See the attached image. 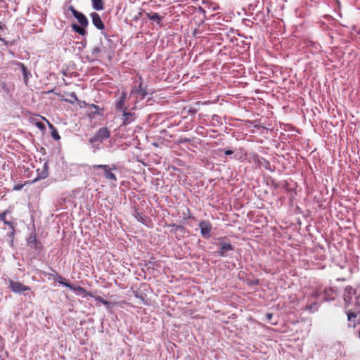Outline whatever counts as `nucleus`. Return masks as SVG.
Instances as JSON below:
<instances>
[{
	"label": "nucleus",
	"instance_id": "nucleus-4",
	"mask_svg": "<svg viewBox=\"0 0 360 360\" xmlns=\"http://www.w3.org/2000/svg\"><path fill=\"white\" fill-rule=\"evenodd\" d=\"M9 287L11 290L15 293H21L25 291L30 290V288L23 285L22 283L18 281H9Z\"/></svg>",
	"mask_w": 360,
	"mask_h": 360
},
{
	"label": "nucleus",
	"instance_id": "nucleus-1",
	"mask_svg": "<svg viewBox=\"0 0 360 360\" xmlns=\"http://www.w3.org/2000/svg\"><path fill=\"white\" fill-rule=\"evenodd\" d=\"M344 301L346 308H349L350 305L354 304L356 306L355 310L360 311L359 297L356 296V290L351 286H347L345 288Z\"/></svg>",
	"mask_w": 360,
	"mask_h": 360
},
{
	"label": "nucleus",
	"instance_id": "nucleus-27",
	"mask_svg": "<svg viewBox=\"0 0 360 360\" xmlns=\"http://www.w3.org/2000/svg\"><path fill=\"white\" fill-rule=\"evenodd\" d=\"M69 96L73 99V101H70L71 103H73L74 101H77L78 98L75 92H71Z\"/></svg>",
	"mask_w": 360,
	"mask_h": 360
},
{
	"label": "nucleus",
	"instance_id": "nucleus-20",
	"mask_svg": "<svg viewBox=\"0 0 360 360\" xmlns=\"http://www.w3.org/2000/svg\"><path fill=\"white\" fill-rule=\"evenodd\" d=\"M333 292V291L331 288L325 289L323 299L326 301L334 300V297L331 295Z\"/></svg>",
	"mask_w": 360,
	"mask_h": 360
},
{
	"label": "nucleus",
	"instance_id": "nucleus-8",
	"mask_svg": "<svg viewBox=\"0 0 360 360\" xmlns=\"http://www.w3.org/2000/svg\"><path fill=\"white\" fill-rule=\"evenodd\" d=\"M122 125L127 126L134 121L135 116L134 114L131 112H127L126 110L122 111Z\"/></svg>",
	"mask_w": 360,
	"mask_h": 360
},
{
	"label": "nucleus",
	"instance_id": "nucleus-30",
	"mask_svg": "<svg viewBox=\"0 0 360 360\" xmlns=\"http://www.w3.org/2000/svg\"><path fill=\"white\" fill-rule=\"evenodd\" d=\"M22 187H23L22 184H18V185L14 186L13 190L20 191L22 188Z\"/></svg>",
	"mask_w": 360,
	"mask_h": 360
},
{
	"label": "nucleus",
	"instance_id": "nucleus-3",
	"mask_svg": "<svg viewBox=\"0 0 360 360\" xmlns=\"http://www.w3.org/2000/svg\"><path fill=\"white\" fill-rule=\"evenodd\" d=\"M69 10L82 26L87 27L89 24L88 19L82 13L77 11L72 6H69Z\"/></svg>",
	"mask_w": 360,
	"mask_h": 360
},
{
	"label": "nucleus",
	"instance_id": "nucleus-31",
	"mask_svg": "<svg viewBox=\"0 0 360 360\" xmlns=\"http://www.w3.org/2000/svg\"><path fill=\"white\" fill-rule=\"evenodd\" d=\"M36 126L40 129H44V124L42 122H37Z\"/></svg>",
	"mask_w": 360,
	"mask_h": 360
},
{
	"label": "nucleus",
	"instance_id": "nucleus-29",
	"mask_svg": "<svg viewBox=\"0 0 360 360\" xmlns=\"http://www.w3.org/2000/svg\"><path fill=\"white\" fill-rule=\"evenodd\" d=\"M135 217L138 221L144 223L143 217L139 213L137 212Z\"/></svg>",
	"mask_w": 360,
	"mask_h": 360
},
{
	"label": "nucleus",
	"instance_id": "nucleus-11",
	"mask_svg": "<svg viewBox=\"0 0 360 360\" xmlns=\"http://www.w3.org/2000/svg\"><path fill=\"white\" fill-rule=\"evenodd\" d=\"M104 51V47L102 44L94 46L91 49V55L94 58H97L101 56V53Z\"/></svg>",
	"mask_w": 360,
	"mask_h": 360
},
{
	"label": "nucleus",
	"instance_id": "nucleus-5",
	"mask_svg": "<svg viewBox=\"0 0 360 360\" xmlns=\"http://www.w3.org/2000/svg\"><path fill=\"white\" fill-rule=\"evenodd\" d=\"M199 227L200 229V233L204 238H210V232L212 230V225L207 221H201L199 223Z\"/></svg>",
	"mask_w": 360,
	"mask_h": 360
},
{
	"label": "nucleus",
	"instance_id": "nucleus-35",
	"mask_svg": "<svg viewBox=\"0 0 360 360\" xmlns=\"http://www.w3.org/2000/svg\"><path fill=\"white\" fill-rule=\"evenodd\" d=\"M212 117H213V120H214L215 117L217 118V116L216 115H214Z\"/></svg>",
	"mask_w": 360,
	"mask_h": 360
},
{
	"label": "nucleus",
	"instance_id": "nucleus-37",
	"mask_svg": "<svg viewBox=\"0 0 360 360\" xmlns=\"http://www.w3.org/2000/svg\"><path fill=\"white\" fill-rule=\"evenodd\" d=\"M315 297L318 296L319 295L317 294V292H315L314 295Z\"/></svg>",
	"mask_w": 360,
	"mask_h": 360
},
{
	"label": "nucleus",
	"instance_id": "nucleus-9",
	"mask_svg": "<svg viewBox=\"0 0 360 360\" xmlns=\"http://www.w3.org/2000/svg\"><path fill=\"white\" fill-rule=\"evenodd\" d=\"M72 290L77 295H82L84 297H86V296L94 297L91 292L86 291L84 288L80 286H73Z\"/></svg>",
	"mask_w": 360,
	"mask_h": 360
},
{
	"label": "nucleus",
	"instance_id": "nucleus-21",
	"mask_svg": "<svg viewBox=\"0 0 360 360\" xmlns=\"http://www.w3.org/2000/svg\"><path fill=\"white\" fill-rule=\"evenodd\" d=\"M95 298L96 300L100 302L101 304H103V305L105 306H107V307H109L110 305V302H108L107 300H104L103 298H102L100 296H94V297Z\"/></svg>",
	"mask_w": 360,
	"mask_h": 360
},
{
	"label": "nucleus",
	"instance_id": "nucleus-6",
	"mask_svg": "<svg viewBox=\"0 0 360 360\" xmlns=\"http://www.w3.org/2000/svg\"><path fill=\"white\" fill-rule=\"evenodd\" d=\"M90 16H91L93 25L97 29H98L100 30H103L105 29L104 24H103L100 15L97 13L93 12L90 14Z\"/></svg>",
	"mask_w": 360,
	"mask_h": 360
},
{
	"label": "nucleus",
	"instance_id": "nucleus-13",
	"mask_svg": "<svg viewBox=\"0 0 360 360\" xmlns=\"http://www.w3.org/2000/svg\"><path fill=\"white\" fill-rule=\"evenodd\" d=\"M92 8L96 11H102L104 8L103 0H91Z\"/></svg>",
	"mask_w": 360,
	"mask_h": 360
},
{
	"label": "nucleus",
	"instance_id": "nucleus-2",
	"mask_svg": "<svg viewBox=\"0 0 360 360\" xmlns=\"http://www.w3.org/2000/svg\"><path fill=\"white\" fill-rule=\"evenodd\" d=\"M110 136V131L107 127L100 128L94 134V136L89 139V143L92 147L98 149V143L103 142L104 140L108 139Z\"/></svg>",
	"mask_w": 360,
	"mask_h": 360
},
{
	"label": "nucleus",
	"instance_id": "nucleus-28",
	"mask_svg": "<svg viewBox=\"0 0 360 360\" xmlns=\"http://www.w3.org/2000/svg\"><path fill=\"white\" fill-rule=\"evenodd\" d=\"M63 286L68 288L72 290L73 285L65 282H60Z\"/></svg>",
	"mask_w": 360,
	"mask_h": 360
},
{
	"label": "nucleus",
	"instance_id": "nucleus-16",
	"mask_svg": "<svg viewBox=\"0 0 360 360\" xmlns=\"http://www.w3.org/2000/svg\"><path fill=\"white\" fill-rule=\"evenodd\" d=\"M146 15L151 20H154L158 25H160L162 18L157 13H146Z\"/></svg>",
	"mask_w": 360,
	"mask_h": 360
},
{
	"label": "nucleus",
	"instance_id": "nucleus-12",
	"mask_svg": "<svg viewBox=\"0 0 360 360\" xmlns=\"http://www.w3.org/2000/svg\"><path fill=\"white\" fill-rule=\"evenodd\" d=\"M4 224L9 227L11 229L10 233L8 234L9 238L11 239V242L13 243L14 235H15V224L12 221H7L6 217H4V221H3Z\"/></svg>",
	"mask_w": 360,
	"mask_h": 360
},
{
	"label": "nucleus",
	"instance_id": "nucleus-38",
	"mask_svg": "<svg viewBox=\"0 0 360 360\" xmlns=\"http://www.w3.org/2000/svg\"><path fill=\"white\" fill-rule=\"evenodd\" d=\"M0 41H4V39L0 37Z\"/></svg>",
	"mask_w": 360,
	"mask_h": 360
},
{
	"label": "nucleus",
	"instance_id": "nucleus-24",
	"mask_svg": "<svg viewBox=\"0 0 360 360\" xmlns=\"http://www.w3.org/2000/svg\"><path fill=\"white\" fill-rule=\"evenodd\" d=\"M352 309H349L348 311H347V319L349 321H351L352 318H355L356 314L354 312L351 311Z\"/></svg>",
	"mask_w": 360,
	"mask_h": 360
},
{
	"label": "nucleus",
	"instance_id": "nucleus-7",
	"mask_svg": "<svg viewBox=\"0 0 360 360\" xmlns=\"http://www.w3.org/2000/svg\"><path fill=\"white\" fill-rule=\"evenodd\" d=\"M127 98V93L123 91L122 92L120 96L117 100L115 103L116 110L119 112H122L123 110H126V108L124 107V102Z\"/></svg>",
	"mask_w": 360,
	"mask_h": 360
},
{
	"label": "nucleus",
	"instance_id": "nucleus-36",
	"mask_svg": "<svg viewBox=\"0 0 360 360\" xmlns=\"http://www.w3.org/2000/svg\"><path fill=\"white\" fill-rule=\"evenodd\" d=\"M0 29H1V30H2V29H3V27H2V26H1V22H0Z\"/></svg>",
	"mask_w": 360,
	"mask_h": 360
},
{
	"label": "nucleus",
	"instance_id": "nucleus-18",
	"mask_svg": "<svg viewBox=\"0 0 360 360\" xmlns=\"http://www.w3.org/2000/svg\"><path fill=\"white\" fill-rule=\"evenodd\" d=\"M84 27H83V26H82V25H81V26H79V25H77V24H73V25H72V30H73L75 32H77V33H78L79 34L82 35V36H84V35H85V34H86V30H85V28H84Z\"/></svg>",
	"mask_w": 360,
	"mask_h": 360
},
{
	"label": "nucleus",
	"instance_id": "nucleus-25",
	"mask_svg": "<svg viewBox=\"0 0 360 360\" xmlns=\"http://www.w3.org/2000/svg\"><path fill=\"white\" fill-rule=\"evenodd\" d=\"M9 213L8 210H4L3 212H0V222L4 221V217Z\"/></svg>",
	"mask_w": 360,
	"mask_h": 360
},
{
	"label": "nucleus",
	"instance_id": "nucleus-14",
	"mask_svg": "<svg viewBox=\"0 0 360 360\" xmlns=\"http://www.w3.org/2000/svg\"><path fill=\"white\" fill-rule=\"evenodd\" d=\"M1 91L8 96L11 95L13 88H11L7 83L3 82L0 84Z\"/></svg>",
	"mask_w": 360,
	"mask_h": 360
},
{
	"label": "nucleus",
	"instance_id": "nucleus-23",
	"mask_svg": "<svg viewBox=\"0 0 360 360\" xmlns=\"http://www.w3.org/2000/svg\"><path fill=\"white\" fill-rule=\"evenodd\" d=\"M92 167L94 169H96V168H101V169H103V171H105V169H108V168L109 167L108 165H94L92 166Z\"/></svg>",
	"mask_w": 360,
	"mask_h": 360
},
{
	"label": "nucleus",
	"instance_id": "nucleus-33",
	"mask_svg": "<svg viewBox=\"0 0 360 360\" xmlns=\"http://www.w3.org/2000/svg\"><path fill=\"white\" fill-rule=\"evenodd\" d=\"M233 152L232 150H226L224 151V153H225V155H231V154H233Z\"/></svg>",
	"mask_w": 360,
	"mask_h": 360
},
{
	"label": "nucleus",
	"instance_id": "nucleus-26",
	"mask_svg": "<svg viewBox=\"0 0 360 360\" xmlns=\"http://www.w3.org/2000/svg\"><path fill=\"white\" fill-rule=\"evenodd\" d=\"M316 305H317L316 303L314 302L312 304H309V305L307 306V309H308V310H309L311 311H315V310L317 309Z\"/></svg>",
	"mask_w": 360,
	"mask_h": 360
},
{
	"label": "nucleus",
	"instance_id": "nucleus-19",
	"mask_svg": "<svg viewBox=\"0 0 360 360\" xmlns=\"http://www.w3.org/2000/svg\"><path fill=\"white\" fill-rule=\"evenodd\" d=\"M132 94H135L139 96L141 98H143L147 95V91L142 87L141 84H140L139 89L132 91Z\"/></svg>",
	"mask_w": 360,
	"mask_h": 360
},
{
	"label": "nucleus",
	"instance_id": "nucleus-22",
	"mask_svg": "<svg viewBox=\"0 0 360 360\" xmlns=\"http://www.w3.org/2000/svg\"><path fill=\"white\" fill-rule=\"evenodd\" d=\"M18 65L20 66L21 68V70H22V72L23 74V76L25 77V79L26 80L27 79V77H28V72L27 70V68L24 65V64L21 63H19Z\"/></svg>",
	"mask_w": 360,
	"mask_h": 360
},
{
	"label": "nucleus",
	"instance_id": "nucleus-32",
	"mask_svg": "<svg viewBox=\"0 0 360 360\" xmlns=\"http://www.w3.org/2000/svg\"><path fill=\"white\" fill-rule=\"evenodd\" d=\"M272 316H273V314L271 313H267L266 314V319L269 321H270L271 319Z\"/></svg>",
	"mask_w": 360,
	"mask_h": 360
},
{
	"label": "nucleus",
	"instance_id": "nucleus-17",
	"mask_svg": "<svg viewBox=\"0 0 360 360\" xmlns=\"http://www.w3.org/2000/svg\"><path fill=\"white\" fill-rule=\"evenodd\" d=\"M43 119L47 122L49 128L51 129V136L53 139H54L55 140H59L60 139V136L58 134L57 129L47 120H46L44 117H43Z\"/></svg>",
	"mask_w": 360,
	"mask_h": 360
},
{
	"label": "nucleus",
	"instance_id": "nucleus-34",
	"mask_svg": "<svg viewBox=\"0 0 360 360\" xmlns=\"http://www.w3.org/2000/svg\"><path fill=\"white\" fill-rule=\"evenodd\" d=\"M92 107L94 108V109H96V110H98L99 109L98 106H97L96 105H94V104L92 105Z\"/></svg>",
	"mask_w": 360,
	"mask_h": 360
},
{
	"label": "nucleus",
	"instance_id": "nucleus-15",
	"mask_svg": "<svg viewBox=\"0 0 360 360\" xmlns=\"http://www.w3.org/2000/svg\"><path fill=\"white\" fill-rule=\"evenodd\" d=\"M232 250L233 247L230 243H224L221 245L220 250L219 251V255L224 257L226 252Z\"/></svg>",
	"mask_w": 360,
	"mask_h": 360
},
{
	"label": "nucleus",
	"instance_id": "nucleus-10",
	"mask_svg": "<svg viewBox=\"0 0 360 360\" xmlns=\"http://www.w3.org/2000/svg\"><path fill=\"white\" fill-rule=\"evenodd\" d=\"M117 169V167L115 165H112L111 167H108V169L104 171L105 177L108 180H112L114 181H117L116 176L111 172V170H115Z\"/></svg>",
	"mask_w": 360,
	"mask_h": 360
}]
</instances>
